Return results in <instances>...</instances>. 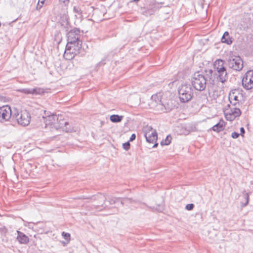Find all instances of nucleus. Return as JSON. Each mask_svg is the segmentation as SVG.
<instances>
[{
	"instance_id": "obj_1",
	"label": "nucleus",
	"mask_w": 253,
	"mask_h": 253,
	"mask_svg": "<svg viewBox=\"0 0 253 253\" xmlns=\"http://www.w3.org/2000/svg\"><path fill=\"white\" fill-rule=\"evenodd\" d=\"M39 122L37 123V127L45 128L51 131L59 128L62 129L64 126H65V125H69V123L64 120L58 121V118L56 115L39 117Z\"/></svg>"
},
{
	"instance_id": "obj_2",
	"label": "nucleus",
	"mask_w": 253,
	"mask_h": 253,
	"mask_svg": "<svg viewBox=\"0 0 253 253\" xmlns=\"http://www.w3.org/2000/svg\"><path fill=\"white\" fill-rule=\"evenodd\" d=\"M80 31L74 28L67 34V48L73 47L74 50H80L82 48V41L80 40Z\"/></svg>"
},
{
	"instance_id": "obj_3",
	"label": "nucleus",
	"mask_w": 253,
	"mask_h": 253,
	"mask_svg": "<svg viewBox=\"0 0 253 253\" xmlns=\"http://www.w3.org/2000/svg\"><path fill=\"white\" fill-rule=\"evenodd\" d=\"M193 89L189 84H182L178 87V95L180 102L186 103L191 100L193 95Z\"/></svg>"
},
{
	"instance_id": "obj_4",
	"label": "nucleus",
	"mask_w": 253,
	"mask_h": 253,
	"mask_svg": "<svg viewBox=\"0 0 253 253\" xmlns=\"http://www.w3.org/2000/svg\"><path fill=\"white\" fill-rule=\"evenodd\" d=\"M207 80L205 75L199 72L194 74L192 78L191 83L193 87L197 90L203 91L206 87Z\"/></svg>"
},
{
	"instance_id": "obj_5",
	"label": "nucleus",
	"mask_w": 253,
	"mask_h": 253,
	"mask_svg": "<svg viewBox=\"0 0 253 253\" xmlns=\"http://www.w3.org/2000/svg\"><path fill=\"white\" fill-rule=\"evenodd\" d=\"M12 118L16 120L18 124L22 126H28L31 121V115L27 110L18 111L14 109Z\"/></svg>"
},
{
	"instance_id": "obj_6",
	"label": "nucleus",
	"mask_w": 253,
	"mask_h": 253,
	"mask_svg": "<svg viewBox=\"0 0 253 253\" xmlns=\"http://www.w3.org/2000/svg\"><path fill=\"white\" fill-rule=\"evenodd\" d=\"M224 61L221 59L216 60L214 63V68L217 73V79L222 83L228 80V74L226 68L224 66Z\"/></svg>"
},
{
	"instance_id": "obj_7",
	"label": "nucleus",
	"mask_w": 253,
	"mask_h": 253,
	"mask_svg": "<svg viewBox=\"0 0 253 253\" xmlns=\"http://www.w3.org/2000/svg\"><path fill=\"white\" fill-rule=\"evenodd\" d=\"M159 4L154 0H147L144 6L141 7L143 15L148 16L153 15L159 9Z\"/></svg>"
},
{
	"instance_id": "obj_8",
	"label": "nucleus",
	"mask_w": 253,
	"mask_h": 253,
	"mask_svg": "<svg viewBox=\"0 0 253 253\" xmlns=\"http://www.w3.org/2000/svg\"><path fill=\"white\" fill-rule=\"evenodd\" d=\"M227 61L229 68L234 71H240L243 68V61L239 56H231Z\"/></svg>"
},
{
	"instance_id": "obj_9",
	"label": "nucleus",
	"mask_w": 253,
	"mask_h": 253,
	"mask_svg": "<svg viewBox=\"0 0 253 253\" xmlns=\"http://www.w3.org/2000/svg\"><path fill=\"white\" fill-rule=\"evenodd\" d=\"M242 85L246 90L253 88V70L247 71L242 79Z\"/></svg>"
},
{
	"instance_id": "obj_10",
	"label": "nucleus",
	"mask_w": 253,
	"mask_h": 253,
	"mask_svg": "<svg viewBox=\"0 0 253 253\" xmlns=\"http://www.w3.org/2000/svg\"><path fill=\"white\" fill-rule=\"evenodd\" d=\"M14 112V110L12 111L8 105L3 106L0 107V119L3 121H8Z\"/></svg>"
},
{
	"instance_id": "obj_11",
	"label": "nucleus",
	"mask_w": 253,
	"mask_h": 253,
	"mask_svg": "<svg viewBox=\"0 0 253 253\" xmlns=\"http://www.w3.org/2000/svg\"><path fill=\"white\" fill-rule=\"evenodd\" d=\"M242 97L241 94L237 90H231L228 96L229 100L230 103L233 106H236L239 104V97Z\"/></svg>"
},
{
	"instance_id": "obj_12",
	"label": "nucleus",
	"mask_w": 253,
	"mask_h": 253,
	"mask_svg": "<svg viewBox=\"0 0 253 253\" xmlns=\"http://www.w3.org/2000/svg\"><path fill=\"white\" fill-rule=\"evenodd\" d=\"M79 199H91L92 201H98L99 202L98 204H101L102 206H103V203L106 200V197L104 194L102 193H98V194L92 196L90 197L83 196L82 197L80 198Z\"/></svg>"
},
{
	"instance_id": "obj_13",
	"label": "nucleus",
	"mask_w": 253,
	"mask_h": 253,
	"mask_svg": "<svg viewBox=\"0 0 253 253\" xmlns=\"http://www.w3.org/2000/svg\"><path fill=\"white\" fill-rule=\"evenodd\" d=\"M145 137L146 138V141L147 142L149 143H154L156 142V141L157 139V132L155 130L152 132L151 134H149V133L147 132L145 134ZM158 145V143H155L153 147L155 148L157 147Z\"/></svg>"
},
{
	"instance_id": "obj_14",
	"label": "nucleus",
	"mask_w": 253,
	"mask_h": 253,
	"mask_svg": "<svg viewBox=\"0 0 253 253\" xmlns=\"http://www.w3.org/2000/svg\"><path fill=\"white\" fill-rule=\"evenodd\" d=\"M172 109V105H169V103L164 104L163 102H159L156 105V109L162 112H168Z\"/></svg>"
},
{
	"instance_id": "obj_15",
	"label": "nucleus",
	"mask_w": 253,
	"mask_h": 253,
	"mask_svg": "<svg viewBox=\"0 0 253 253\" xmlns=\"http://www.w3.org/2000/svg\"><path fill=\"white\" fill-rule=\"evenodd\" d=\"M17 240L21 244H27L29 242V237L21 231H17Z\"/></svg>"
},
{
	"instance_id": "obj_16",
	"label": "nucleus",
	"mask_w": 253,
	"mask_h": 253,
	"mask_svg": "<svg viewBox=\"0 0 253 253\" xmlns=\"http://www.w3.org/2000/svg\"><path fill=\"white\" fill-rule=\"evenodd\" d=\"M79 50H74L73 47L67 48L66 46L65 51L64 53V57L67 59L70 60L73 58L75 55L76 54V51H78Z\"/></svg>"
},
{
	"instance_id": "obj_17",
	"label": "nucleus",
	"mask_w": 253,
	"mask_h": 253,
	"mask_svg": "<svg viewBox=\"0 0 253 253\" xmlns=\"http://www.w3.org/2000/svg\"><path fill=\"white\" fill-rule=\"evenodd\" d=\"M221 42L223 43H226L227 44L230 45L233 42V38L230 37L229 32L226 31L224 33L221 39Z\"/></svg>"
},
{
	"instance_id": "obj_18",
	"label": "nucleus",
	"mask_w": 253,
	"mask_h": 253,
	"mask_svg": "<svg viewBox=\"0 0 253 253\" xmlns=\"http://www.w3.org/2000/svg\"><path fill=\"white\" fill-rule=\"evenodd\" d=\"M225 125V122L221 120L218 123L212 127V129L217 132H220L224 129Z\"/></svg>"
},
{
	"instance_id": "obj_19",
	"label": "nucleus",
	"mask_w": 253,
	"mask_h": 253,
	"mask_svg": "<svg viewBox=\"0 0 253 253\" xmlns=\"http://www.w3.org/2000/svg\"><path fill=\"white\" fill-rule=\"evenodd\" d=\"M206 76L207 78H208L209 79L210 82L211 83L214 82V79L215 78V76L216 75L215 73H213V72L211 69L209 70H206Z\"/></svg>"
},
{
	"instance_id": "obj_20",
	"label": "nucleus",
	"mask_w": 253,
	"mask_h": 253,
	"mask_svg": "<svg viewBox=\"0 0 253 253\" xmlns=\"http://www.w3.org/2000/svg\"><path fill=\"white\" fill-rule=\"evenodd\" d=\"M123 118V117L122 116H119L118 115H112L110 116V119L112 122L119 123L122 121Z\"/></svg>"
},
{
	"instance_id": "obj_21",
	"label": "nucleus",
	"mask_w": 253,
	"mask_h": 253,
	"mask_svg": "<svg viewBox=\"0 0 253 253\" xmlns=\"http://www.w3.org/2000/svg\"><path fill=\"white\" fill-rule=\"evenodd\" d=\"M228 112L231 114H233V116H235L236 117H239L241 114V112L240 109L237 107H234V108L231 109L230 110H229Z\"/></svg>"
},
{
	"instance_id": "obj_22",
	"label": "nucleus",
	"mask_w": 253,
	"mask_h": 253,
	"mask_svg": "<svg viewBox=\"0 0 253 253\" xmlns=\"http://www.w3.org/2000/svg\"><path fill=\"white\" fill-rule=\"evenodd\" d=\"M151 100L153 101H155V103L154 106L156 107V105L159 103V102H162L161 99L160 98V96L158 94H154L151 96Z\"/></svg>"
},
{
	"instance_id": "obj_23",
	"label": "nucleus",
	"mask_w": 253,
	"mask_h": 253,
	"mask_svg": "<svg viewBox=\"0 0 253 253\" xmlns=\"http://www.w3.org/2000/svg\"><path fill=\"white\" fill-rule=\"evenodd\" d=\"M171 137L170 135H168L165 140H163L161 142V145H168L171 142Z\"/></svg>"
},
{
	"instance_id": "obj_24",
	"label": "nucleus",
	"mask_w": 253,
	"mask_h": 253,
	"mask_svg": "<svg viewBox=\"0 0 253 253\" xmlns=\"http://www.w3.org/2000/svg\"><path fill=\"white\" fill-rule=\"evenodd\" d=\"M33 94H41L44 93L43 89L40 87L33 88Z\"/></svg>"
},
{
	"instance_id": "obj_25",
	"label": "nucleus",
	"mask_w": 253,
	"mask_h": 253,
	"mask_svg": "<svg viewBox=\"0 0 253 253\" xmlns=\"http://www.w3.org/2000/svg\"><path fill=\"white\" fill-rule=\"evenodd\" d=\"M120 200H121V204L122 205H124L126 204H129L131 203L132 202V199L130 198H120Z\"/></svg>"
},
{
	"instance_id": "obj_26",
	"label": "nucleus",
	"mask_w": 253,
	"mask_h": 253,
	"mask_svg": "<svg viewBox=\"0 0 253 253\" xmlns=\"http://www.w3.org/2000/svg\"><path fill=\"white\" fill-rule=\"evenodd\" d=\"M120 200V198H116L114 197H110L108 198V202L110 205L114 204L118 201Z\"/></svg>"
},
{
	"instance_id": "obj_27",
	"label": "nucleus",
	"mask_w": 253,
	"mask_h": 253,
	"mask_svg": "<svg viewBox=\"0 0 253 253\" xmlns=\"http://www.w3.org/2000/svg\"><path fill=\"white\" fill-rule=\"evenodd\" d=\"M225 117L227 120L232 121L236 118L235 116H233V114H231L229 112H227L225 115Z\"/></svg>"
},
{
	"instance_id": "obj_28",
	"label": "nucleus",
	"mask_w": 253,
	"mask_h": 253,
	"mask_svg": "<svg viewBox=\"0 0 253 253\" xmlns=\"http://www.w3.org/2000/svg\"><path fill=\"white\" fill-rule=\"evenodd\" d=\"M21 91L25 94H33V88H23L21 90Z\"/></svg>"
},
{
	"instance_id": "obj_29",
	"label": "nucleus",
	"mask_w": 253,
	"mask_h": 253,
	"mask_svg": "<svg viewBox=\"0 0 253 253\" xmlns=\"http://www.w3.org/2000/svg\"><path fill=\"white\" fill-rule=\"evenodd\" d=\"M62 235L64 237V238L69 242L70 240V234L68 233H66L65 232H63L62 233Z\"/></svg>"
},
{
	"instance_id": "obj_30",
	"label": "nucleus",
	"mask_w": 253,
	"mask_h": 253,
	"mask_svg": "<svg viewBox=\"0 0 253 253\" xmlns=\"http://www.w3.org/2000/svg\"><path fill=\"white\" fill-rule=\"evenodd\" d=\"M73 9L75 13L79 14L80 16L82 15V11L79 6H74Z\"/></svg>"
},
{
	"instance_id": "obj_31",
	"label": "nucleus",
	"mask_w": 253,
	"mask_h": 253,
	"mask_svg": "<svg viewBox=\"0 0 253 253\" xmlns=\"http://www.w3.org/2000/svg\"><path fill=\"white\" fill-rule=\"evenodd\" d=\"M65 126H64L62 129L66 132H71L72 130V128L71 127V126L69 124V125H65Z\"/></svg>"
},
{
	"instance_id": "obj_32",
	"label": "nucleus",
	"mask_w": 253,
	"mask_h": 253,
	"mask_svg": "<svg viewBox=\"0 0 253 253\" xmlns=\"http://www.w3.org/2000/svg\"><path fill=\"white\" fill-rule=\"evenodd\" d=\"M130 146V145L129 141L124 143L123 144V147L126 150H128V149H129Z\"/></svg>"
},
{
	"instance_id": "obj_33",
	"label": "nucleus",
	"mask_w": 253,
	"mask_h": 253,
	"mask_svg": "<svg viewBox=\"0 0 253 253\" xmlns=\"http://www.w3.org/2000/svg\"><path fill=\"white\" fill-rule=\"evenodd\" d=\"M243 193L244 194L245 196V198L246 199V202L244 204V206H246L248 204L249 201V195L248 193H246L245 191L243 192Z\"/></svg>"
},
{
	"instance_id": "obj_34",
	"label": "nucleus",
	"mask_w": 253,
	"mask_h": 253,
	"mask_svg": "<svg viewBox=\"0 0 253 253\" xmlns=\"http://www.w3.org/2000/svg\"><path fill=\"white\" fill-rule=\"evenodd\" d=\"M194 205L193 204H189L186 205L185 209L188 211H191L193 209Z\"/></svg>"
},
{
	"instance_id": "obj_35",
	"label": "nucleus",
	"mask_w": 253,
	"mask_h": 253,
	"mask_svg": "<svg viewBox=\"0 0 253 253\" xmlns=\"http://www.w3.org/2000/svg\"><path fill=\"white\" fill-rule=\"evenodd\" d=\"M239 135L240 134L235 131L232 132L231 134V137L234 139L237 138L239 136Z\"/></svg>"
},
{
	"instance_id": "obj_36",
	"label": "nucleus",
	"mask_w": 253,
	"mask_h": 253,
	"mask_svg": "<svg viewBox=\"0 0 253 253\" xmlns=\"http://www.w3.org/2000/svg\"><path fill=\"white\" fill-rule=\"evenodd\" d=\"M135 138H136V135L134 133H133L131 134V135L129 138V141H132L134 140H135Z\"/></svg>"
},
{
	"instance_id": "obj_37",
	"label": "nucleus",
	"mask_w": 253,
	"mask_h": 253,
	"mask_svg": "<svg viewBox=\"0 0 253 253\" xmlns=\"http://www.w3.org/2000/svg\"><path fill=\"white\" fill-rule=\"evenodd\" d=\"M240 131L241 133L240 134H241L242 136H243L244 134L245 133V130L243 127H241L240 128Z\"/></svg>"
},
{
	"instance_id": "obj_38",
	"label": "nucleus",
	"mask_w": 253,
	"mask_h": 253,
	"mask_svg": "<svg viewBox=\"0 0 253 253\" xmlns=\"http://www.w3.org/2000/svg\"><path fill=\"white\" fill-rule=\"evenodd\" d=\"M42 5L43 4H40V2H39L37 5V9L40 10L42 7Z\"/></svg>"
},
{
	"instance_id": "obj_39",
	"label": "nucleus",
	"mask_w": 253,
	"mask_h": 253,
	"mask_svg": "<svg viewBox=\"0 0 253 253\" xmlns=\"http://www.w3.org/2000/svg\"><path fill=\"white\" fill-rule=\"evenodd\" d=\"M60 2L64 3L65 5L69 3V0H59Z\"/></svg>"
},
{
	"instance_id": "obj_40",
	"label": "nucleus",
	"mask_w": 253,
	"mask_h": 253,
	"mask_svg": "<svg viewBox=\"0 0 253 253\" xmlns=\"http://www.w3.org/2000/svg\"><path fill=\"white\" fill-rule=\"evenodd\" d=\"M45 0H39V2H41V4H43Z\"/></svg>"
},
{
	"instance_id": "obj_41",
	"label": "nucleus",
	"mask_w": 253,
	"mask_h": 253,
	"mask_svg": "<svg viewBox=\"0 0 253 253\" xmlns=\"http://www.w3.org/2000/svg\"><path fill=\"white\" fill-rule=\"evenodd\" d=\"M163 210V208L162 207L159 206V209L158 210L159 211H161Z\"/></svg>"
},
{
	"instance_id": "obj_42",
	"label": "nucleus",
	"mask_w": 253,
	"mask_h": 253,
	"mask_svg": "<svg viewBox=\"0 0 253 253\" xmlns=\"http://www.w3.org/2000/svg\"><path fill=\"white\" fill-rule=\"evenodd\" d=\"M139 0H131V1H133V2H137Z\"/></svg>"
},
{
	"instance_id": "obj_43",
	"label": "nucleus",
	"mask_w": 253,
	"mask_h": 253,
	"mask_svg": "<svg viewBox=\"0 0 253 253\" xmlns=\"http://www.w3.org/2000/svg\"><path fill=\"white\" fill-rule=\"evenodd\" d=\"M148 129L149 130H152V127L151 126H149L148 127Z\"/></svg>"
}]
</instances>
